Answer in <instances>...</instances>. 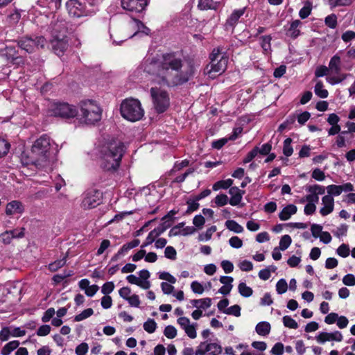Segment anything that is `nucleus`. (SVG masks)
<instances>
[{
	"instance_id": "f257e3e1",
	"label": "nucleus",
	"mask_w": 355,
	"mask_h": 355,
	"mask_svg": "<svg viewBox=\"0 0 355 355\" xmlns=\"http://www.w3.org/2000/svg\"><path fill=\"white\" fill-rule=\"evenodd\" d=\"M198 65L193 60H184L175 53L163 54L160 59L159 78L168 87L184 85L196 75Z\"/></svg>"
},
{
	"instance_id": "f03ea898",
	"label": "nucleus",
	"mask_w": 355,
	"mask_h": 355,
	"mask_svg": "<svg viewBox=\"0 0 355 355\" xmlns=\"http://www.w3.org/2000/svg\"><path fill=\"white\" fill-rule=\"evenodd\" d=\"M125 152L124 144L119 141H113L104 146L101 150V167L105 171H116L120 166Z\"/></svg>"
},
{
	"instance_id": "7ed1b4c3",
	"label": "nucleus",
	"mask_w": 355,
	"mask_h": 355,
	"mask_svg": "<svg viewBox=\"0 0 355 355\" xmlns=\"http://www.w3.org/2000/svg\"><path fill=\"white\" fill-rule=\"evenodd\" d=\"M50 148V138L46 135L41 136L34 142L30 157L31 162L37 168H49L50 163L49 159Z\"/></svg>"
},
{
	"instance_id": "20e7f679",
	"label": "nucleus",
	"mask_w": 355,
	"mask_h": 355,
	"mask_svg": "<svg viewBox=\"0 0 355 355\" xmlns=\"http://www.w3.org/2000/svg\"><path fill=\"white\" fill-rule=\"evenodd\" d=\"M210 60L211 62L205 69L204 73L214 79L225 71L228 58L223 51V48L218 47L212 51Z\"/></svg>"
},
{
	"instance_id": "39448f33",
	"label": "nucleus",
	"mask_w": 355,
	"mask_h": 355,
	"mask_svg": "<svg viewBox=\"0 0 355 355\" xmlns=\"http://www.w3.org/2000/svg\"><path fill=\"white\" fill-rule=\"evenodd\" d=\"M79 117L82 123L92 125L101 119L102 110L94 101H83L80 103Z\"/></svg>"
},
{
	"instance_id": "423d86ee",
	"label": "nucleus",
	"mask_w": 355,
	"mask_h": 355,
	"mask_svg": "<svg viewBox=\"0 0 355 355\" xmlns=\"http://www.w3.org/2000/svg\"><path fill=\"white\" fill-rule=\"evenodd\" d=\"M120 111L124 119L132 122L141 119L144 114L141 103L135 98H127L123 101Z\"/></svg>"
},
{
	"instance_id": "0eeeda50",
	"label": "nucleus",
	"mask_w": 355,
	"mask_h": 355,
	"mask_svg": "<svg viewBox=\"0 0 355 355\" xmlns=\"http://www.w3.org/2000/svg\"><path fill=\"white\" fill-rule=\"evenodd\" d=\"M150 96L153 107L157 113H163L170 105L168 94L165 90L157 87H151Z\"/></svg>"
},
{
	"instance_id": "6e6552de",
	"label": "nucleus",
	"mask_w": 355,
	"mask_h": 355,
	"mask_svg": "<svg viewBox=\"0 0 355 355\" xmlns=\"http://www.w3.org/2000/svg\"><path fill=\"white\" fill-rule=\"evenodd\" d=\"M328 69L332 76L327 77V80L331 85L338 84L347 78V74L341 73V58L338 53L330 59Z\"/></svg>"
},
{
	"instance_id": "1a4fd4ad",
	"label": "nucleus",
	"mask_w": 355,
	"mask_h": 355,
	"mask_svg": "<svg viewBox=\"0 0 355 355\" xmlns=\"http://www.w3.org/2000/svg\"><path fill=\"white\" fill-rule=\"evenodd\" d=\"M18 46L28 53H32L41 48H44L46 44V40L42 36L37 37H24L17 41Z\"/></svg>"
},
{
	"instance_id": "9d476101",
	"label": "nucleus",
	"mask_w": 355,
	"mask_h": 355,
	"mask_svg": "<svg viewBox=\"0 0 355 355\" xmlns=\"http://www.w3.org/2000/svg\"><path fill=\"white\" fill-rule=\"evenodd\" d=\"M102 192L95 189H91L85 193L81 205L85 209H93L102 202Z\"/></svg>"
},
{
	"instance_id": "9b49d317",
	"label": "nucleus",
	"mask_w": 355,
	"mask_h": 355,
	"mask_svg": "<svg viewBox=\"0 0 355 355\" xmlns=\"http://www.w3.org/2000/svg\"><path fill=\"white\" fill-rule=\"evenodd\" d=\"M51 112L52 115L62 118H73L78 114L75 107L67 103H54Z\"/></svg>"
},
{
	"instance_id": "f8f14e48",
	"label": "nucleus",
	"mask_w": 355,
	"mask_h": 355,
	"mask_svg": "<svg viewBox=\"0 0 355 355\" xmlns=\"http://www.w3.org/2000/svg\"><path fill=\"white\" fill-rule=\"evenodd\" d=\"M66 7L69 15L73 17H80L89 15V12L86 9L85 4L78 0H69L66 3Z\"/></svg>"
},
{
	"instance_id": "ddd939ff",
	"label": "nucleus",
	"mask_w": 355,
	"mask_h": 355,
	"mask_svg": "<svg viewBox=\"0 0 355 355\" xmlns=\"http://www.w3.org/2000/svg\"><path fill=\"white\" fill-rule=\"evenodd\" d=\"M221 352L222 347L219 344L205 341L198 346L195 355H219Z\"/></svg>"
},
{
	"instance_id": "4468645a",
	"label": "nucleus",
	"mask_w": 355,
	"mask_h": 355,
	"mask_svg": "<svg viewBox=\"0 0 355 355\" xmlns=\"http://www.w3.org/2000/svg\"><path fill=\"white\" fill-rule=\"evenodd\" d=\"M51 45L53 52L60 57L64 55V53L68 49V38L66 35H53Z\"/></svg>"
},
{
	"instance_id": "2eb2a0df",
	"label": "nucleus",
	"mask_w": 355,
	"mask_h": 355,
	"mask_svg": "<svg viewBox=\"0 0 355 355\" xmlns=\"http://www.w3.org/2000/svg\"><path fill=\"white\" fill-rule=\"evenodd\" d=\"M122 8L132 13L142 12L148 4V0H121Z\"/></svg>"
},
{
	"instance_id": "dca6fc26",
	"label": "nucleus",
	"mask_w": 355,
	"mask_h": 355,
	"mask_svg": "<svg viewBox=\"0 0 355 355\" xmlns=\"http://www.w3.org/2000/svg\"><path fill=\"white\" fill-rule=\"evenodd\" d=\"M143 70L149 74L156 75L159 77L160 69V60L155 58H146L141 64Z\"/></svg>"
},
{
	"instance_id": "f3484780",
	"label": "nucleus",
	"mask_w": 355,
	"mask_h": 355,
	"mask_svg": "<svg viewBox=\"0 0 355 355\" xmlns=\"http://www.w3.org/2000/svg\"><path fill=\"white\" fill-rule=\"evenodd\" d=\"M24 227L6 231L0 234V241L6 245L10 244L13 239L23 238L24 236Z\"/></svg>"
},
{
	"instance_id": "a211bd4d",
	"label": "nucleus",
	"mask_w": 355,
	"mask_h": 355,
	"mask_svg": "<svg viewBox=\"0 0 355 355\" xmlns=\"http://www.w3.org/2000/svg\"><path fill=\"white\" fill-rule=\"evenodd\" d=\"M315 339L318 343L324 344L327 341H336L340 342L343 339V334L339 331H335L334 332H320L316 337Z\"/></svg>"
},
{
	"instance_id": "6ab92c4d",
	"label": "nucleus",
	"mask_w": 355,
	"mask_h": 355,
	"mask_svg": "<svg viewBox=\"0 0 355 355\" xmlns=\"http://www.w3.org/2000/svg\"><path fill=\"white\" fill-rule=\"evenodd\" d=\"M245 8H243L238 10H234L230 17L227 19L225 24V28L227 31L231 30L232 31L235 28L236 25L241 16H243L245 12Z\"/></svg>"
},
{
	"instance_id": "aec40b11",
	"label": "nucleus",
	"mask_w": 355,
	"mask_h": 355,
	"mask_svg": "<svg viewBox=\"0 0 355 355\" xmlns=\"http://www.w3.org/2000/svg\"><path fill=\"white\" fill-rule=\"evenodd\" d=\"M322 207L320 209V214L323 216H327L331 214L334 209V199L330 195H325L322 198Z\"/></svg>"
},
{
	"instance_id": "412c9836",
	"label": "nucleus",
	"mask_w": 355,
	"mask_h": 355,
	"mask_svg": "<svg viewBox=\"0 0 355 355\" xmlns=\"http://www.w3.org/2000/svg\"><path fill=\"white\" fill-rule=\"evenodd\" d=\"M24 211V206L18 200H12L8 203L6 209V214L8 216L21 214Z\"/></svg>"
},
{
	"instance_id": "4be33fe9",
	"label": "nucleus",
	"mask_w": 355,
	"mask_h": 355,
	"mask_svg": "<svg viewBox=\"0 0 355 355\" xmlns=\"http://www.w3.org/2000/svg\"><path fill=\"white\" fill-rule=\"evenodd\" d=\"M53 35H66L67 32V24L63 19L58 18L55 21L51 24Z\"/></svg>"
},
{
	"instance_id": "5701e85b",
	"label": "nucleus",
	"mask_w": 355,
	"mask_h": 355,
	"mask_svg": "<svg viewBox=\"0 0 355 355\" xmlns=\"http://www.w3.org/2000/svg\"><path fill=\"white\" fill-rule=\"evenodd\" d=\"M175 214V211H171L168 214L164 216L162 220L163 223L160 224L157 227L155 228V230L159 235L164 233L168 228L172 225L173 216Z\"/></svg>"
},
{
	"instance_id": "b1692460",
	"label": "nucleus",
	"mask_w": 355,
	"mask_h": 355,
	"mask_svg": "<svg viewBox=\"0 0 355 355\" xmlns=\"http://www.w3.org/2000/svg\"><path fill=\"white\" fill-rule=\"evenodd\" d=\"M244 193V191L240 190L237 187H232L229 190L231 196L229 203L232 206L238 205L241 202Z\"/></svg>"
},
{
	"instance_id": "393cba45",
	"label": "nucleus",
	"mask_w": 355,
	"mask_h": 355,
	"mask_svg": "<svg viewBox=\"0 0 355 355\" xmlns=\"http://www.w3.org/2000/svg\"><path fill=\"white\" fill-rule=\"evenodd\" d=\"M302 22L299 19L294 20L286 31V35L293 39L297 38L300 35V26Z\"/></svg>"
},
{
	"instance_id": "a878e982",
	"label": "nucleus",
	"mask_w": 355,
	"mask_h": 355,
	"mask_svg": "<svg viewBox=\"0 0 355 355\" xmlns=\"http://www.w3.org/2000/svg\"><path fill=\"white\" fill-rule=\"evenodd\" d=\"M297 208L294 205H288L285 207L279 214V217L282 220H287L291 216L297 212Z\"/></svg>"
},
{
	"instance_id": "bb28decb",
	"label": "nucleus",
	"mask_w": 355,
	"mask_h": 355,
	"mask_svg": "<svg viewBox=\"0 0 355 355\" xmlns=\"http://www.w3.org/2000/svg\"><path fill=\"white\" fill-rule=\"evenodd\" d=\"M221 0H199L198 8L200 10H216Z\"/></svg>"
},
{
	"instance_id": "cd10ccee",
	"label": "nucleus",
	"mask_w": 355,
	"mask_h": 355,
	"mask_svg": "<svg viewBox=\"0 0 355 355\" xmlns=\"http://www.w3.org/2000/svg\"><path fill=\"white\" fill-rule=\"evenodd\" d=\"M132 26H136L137 31L132 35L128 37V38H131L139 33H142L146 35H148L150 33V30L147 26H146L141 21L136 19H132Z\"/></svg>"
},
{
	"instance_id": "c85d7f7f",
	"label": "nucleus",
	"mask_w": 355,
	"mask_h": 355,
	"mask_svg": "<svg viewBox=\"0 0 355 355\" xmlns=\"http://www.w3.org/2000/svg\"><path fill=\"white\" fill-rule=\"evenodd\" d=\"M270 329L271 327L270 323L265 321L259 322L255 327L256 332L262 336L268 335L270 334Z\"/></svg>"
},
{
	"instance_id": "c756f323",
	"label": "nucleus",
	"mask_w": 355,
	"mask_h": 355,
	"mask_svg": "<svg viewBox=\"0 0 355 355\" xmlns=\"http://www.w3.org/2000/svg\"><path fill=\"white\" fill-rule=\"evenodd\" d=\"M190 302L194 307L202 309H206L210 307L211 305V300L209 297L199 300H192Z\"/></svg>"
},
{
	"instance_id": "7c9ffc66",
	"label": "nucleus",
	"mask_w": 355,
	"mask_h": 355,
	"mask_svg": "<svg viewBox=\"0 0 355 355\" xmlns=\"http://www.w3.org/2000/svg\"><path fill=\"white\" fill-rule=\"evenodd\" d=\"M225 227L234 233H241L243 232V227L237 222L233 220H228L225 222Z\"/></svg>"
},
{
	"instance_id": "2f4dec72",
	"label": "nucleus",
	"mask_w": 355,
	"mask_h": 355,
	"mask_svg": "<svg viewBox=\"0 0 355 355\" xmlns=\"http://www.w3.org/2000/svg\"><path fill=\"white\" fill-rule=\"evenodd\" d=\"M315 94L320 98H325L328 96L329 92L324 88V85L322 81L316 83L314 87Z\"/></svg>"
},
{
	"instance_id": "473e14b6",
	"label": "nucleus",
	"mask_w": 355,
	"mask_h": 355,
	"mask_svg": "<svg viewBox=\"0 0 355 355\" xmlns=\"http://www.w3.org/2000/svg\"><path fill=\"white\" fill-rule=\"evenodd\" d=\"M19 345L18 340H12L8 343L1 349L2 355H9L13 350L17 349Z\"/></svg>"
},
{
	"instance_id": "72a5a7b5",
	"label": "nucleus",
	"mask_w": 355,
	"mask_h": 355,
	"mask_svg": "<svg viewBox=\"0 0 355 355\" xmlns=\"http://www.w3.org/2000/svg\"><path fill=\"white\" fill-rule=\"evenodd\" d=\"M233 184V180L232 179H227L225 180H220L216 182L213 185V190L218 191L220 189H227L230 188Z\"/></svg>"
},
{
	"instance_id": "f704fd0d",
	"label": "nucleus",
	"mask_w": 355,
	"mask_h": 355,
	"mask_svg": "<svg viewBox=\"0 0 355 355\" xmlns=\"http://www.w3.org/2000/svg\"><path fill=\"white\" fill-rule=\"evenodd\" d=\"M140 243V241L139 239H134L132 241L124 244L119 249V254H123V255L125 254L130 250L137 247Z\"/></svg>"
},
{
	"instance_id": "c9c22d12",
	"label": "nucleus",
	"mask_w": 355,
	"mask_h": 355,
	"mask_svg": "<svg viewBox=\"0 0 355 355\" xmlns=\"http://www.w3.org/2000/svg\"><path fill=\"white\" fill-rule=\"evenodd\" d=\"M238 290L240 295L244 297H250L253 293L252 289L248 286L244 282H241L239 284Z\"/></svg>"
},
{
	"instance_id": "e433bc0d",
	"label": "nucleus",
	"mask_w": 355,
	"mask_h": 355,
	"mask_svg": "<svg viewBox=\"0 0 355 355\" xmlns=\"http://www.w3.org/2000/svg\"><path fill=\"white\" fill-rule=\"evenodd\" d=\"M331 8L349 6L353 3L354 0H327Z\"/></svg>"
},
{
	"instance_id": "4c0bfd02",
	"label": "nucleus",
	"mask_w": 355,
	"mask_h": 355,
	"mask_svg": "<svg viewBox=\"0 0 355 355\" xmlns=\"http://www.w3.org/2000/svg\"><path fill=\"white\" fill-rule=\"evenodd\" d=\"M271 40L270 35H264L260 37L261 46L265 53H268L271 50Z\"/></svg>"
},
{
	"instance_id": "58836bf2",
	"label": "nucleus",
	"mask_w": 355,
	"mask_h": 355,
	"mask_svg": "<svg viewBox=\"0 0 355 355\" xmlns=\"http://www.w3.org/2000/svg\"><path fill=\"white\" fill-rule=\"evenodd\" d=\"M67 262V256H64L63 258L60 259H58L55 261L54 262L50 263L49 265V269L51 271L55 272L58 270L59 268H62L63 266L65 265Z\"/></svg>"
},
{
	"instance_id": "ea45409f",
	"label": "nucleus",
	"mask_w": 355,
	"mask_h": 355,
	"mask_svg": "<svg viewBox=\"0 0 355 355\" xmlns=\"http://www.w3.org/2000/svg\"><path fill=\"white\" fill-rule=\"evenodd\" d=\"M311 10V3L310 2H306L304 6L299 11L300 17L302 19L307 18L310 15Z\"/></svg>"
},
{
	"instance_id": "a19ab883",
	"label": "nucleus",
	"mask_w": 355,
	"mask_h": 355,
	"mask_svg": "<svg viewBox=\"0 0 355 355\" xmlns=\"http://www.w3.org/2000/svg\"><path fill=\"white\" fill-rule=\"evenodd\" d=\"M94 313V310L92 308H88L82 311L80 314L76 315L74 317V320L76 322H80L85 319L88 318Z\"/></svg>"
},
{
	"instance_id": "79ce46f5",
	"label": "nucleus",
	"mask_w": 355,
	"mask_h": 355,
	"mask_svg": "<svg viewBox=\"0 0 355 355\" xmlns=\"http://www.w3.org/2000/svg\"><path fill=\"white\" fill-rule=\"evenodd\" d=\"M159 235L157 234V232L154 230H153L152 231H150L146 239V241L144 242V243L141 245V248H144L146 246H148V245L153 243L154 241H155V239L157 237H158Z\"/></svg>"
},
{
	"instance_id": "37998d69",
	"label": "nucleus",
	"mask_w": 355,
	"mask_h": 355,
	"mask_svg": "<svg viewBox=\"0 0 355 355\" xmlns=\"http://www.w3.org/2000/svg\"><path fill=\"white\" fill-rule=\"evenodd\" d=\"M325 189L326 188L323 186L314 184L309 187L307 191L311 193H313L315 196H318V195L324 194L325 193Z\"/></svg>"
},
{
	"instance_id": "c03bdc74",
	"label": "nucleus",
	"mask_w": 355,
	"mask_h": 355,
	"mask_svg": "<svg viewBox=\"0 0 355 355\" xmlns=\"http://www.w3.org/2000/svg\"><path fill=\"white\" fill-rule=\"evenodd\" d=\"M325 25L330 28H336L337 26V16L335 14H331L324 19Z\"/></svg>"
},
{
	"instance_id": "a18cd8bd",
	"label": "nucleus",
	"mask_w": 355,
	"mask_h": 355,
	"mask_svg": "<svg viewBox=\"0 0 355 355\" xmlns=\"http://www.w3.org/2000/svg\"><path fill=\"white\" fill-rule=\"evenodd\" d=\"M291 143L292 139L291 138H287L284 141L283 153L286 157H290L293 154V149Z\"/></svg>"
},
{
	"instance_id": "49530a36",
	"label": "nucleus",
	"mask_w": 355,
	"mask_h": 355,
	"mask_svg": "<svg viewBox=\"0 0 355 355\" xmlns=\"http://www.w3.org/2000/svg\"><path fill=\"white\" fill-rule=\"evenodd\" d=\"M327 195L338 196L342 193L340 185L331 184L326 187Z\"/></svg>"
},
{
	"instance_id": "de8ad7c7",
	"label": "nucleus",
	"mask_w": 355,
	"mask_h": 355,
	"mask_svg": "<svg viewBox=\"0 0 355 355\" xmlns=\"http://www.w3.org/2000/svg\"><path fill=\"white\" fill-rule=\"evenodd\" d=\"M157 328V323L153 319H148L146 322L144 323V329L149 334H152L155 331Z\"/></svg>"
},
{
	"instance_id": "09e8293b",
	"label": "nucleus",
	"mask_w": 355,
	"mask_h": 355,
	"mask_svg": "<svg viewBox=\"0 0 355 355\" xmlns=\"http://www.w3.org/2000/svg\"><path fill=\"white\" fill-rule=\"evenodd\" d=\"M292 239L289 235L283 236L279 241V249L282 251L286 250L291 244Z\"/></svg>"
},
{
	"instance_id": "8fccbe9b",
	"label": "nucleus",
	"mask_w": 355,
	"mask_h": 355,
	"mask_svg": "<svg viewBox=\"0 0 355 355\" xmlns=\"http://www.w3.org/2000/svg\"><path fill=\"white\" fill-rule=\"evenodd\" d=\"M283 323L285 327L291 329H296L298 327L297 322L288 315L283 317Z\"/></svg>"
},
{
	"instance_id": "3c124183",
	"label": "nucleus",
	"mask_w": 355,
	"mask_h": 355,
	"mask_svg": "<svg viewBox=\"0 0 355 355\" xmlns=\"http://www.w3.org/2000/svg\"><path fill=\"white\" fill-rule=\"evenodd\" d=\"M164 334L166 338L173 339L177 336V329L173 325H168L164 329Z\"/></svg>"
},
{
	"instance_id": "603ef678",
	"label": "nucleus",
	"mask_w": 355,
	"mask_h": 355,
	"mask_svg": "<svg viewBox=\"0 0 355 355\" xmlns=\"http://www.w3.org/2000/svg\"><path fill=\"white\" fill-rule=\"evenodd\" d=\"M216 231V227L215 225L211 226L209 229L207 230L206 232L204 234H200L199 236V240L202 241H209L211 239L212 234Z\"/></svg>"
},
{
	"instance_id": "864d4df0",
	"label": "nucleus",
	"mask_w": 355,
	"mask_h": 355,
	"mask_svg": "<svg viewBox=\"0 0 355 355\" xmlns=\"http://www.w3.org/2000/svg\"><path fill=\"white\" fill-rule=\"evenodd\" d=\"M288 284L284 279H279L276 284V291L278 294H283L286 292Z\"/></svg>"
},
{
	"instance_id": "5fc2aeb1",
	"label": "nucleus",
	"mask_w": 355,
	"mask_h": 355,
	"mask_svg": "<svg viewBox=\"0 0 355 355\" xmlns=\"http://www.w3.org/2000/svg\"><path fill=\"white\" fill-rule=\"evenodd\" d=\"M224 313L227 315H232L236 317L241 315V307L239 305L235 304L224 311Z\"/></svg>"
},
{
	"instance_id": "6e6d98bb",
	"label": "nucleus",
	"mask_w": 355,
	"mask_h": 355,
	"mask_svg": "<svg viewBox=\"0 0 355 355\" xmlns=\"http://www.w3.org/2000/svg\"><path fill=\"white\" fill-rule=\"evenodd\" d=\"M197 326L196 323H193L189 324L185 329H184L186 334L191 338H196L197 336L196 327Z\"/></svg>"
},
{
	"instance_id": "4d7b16f0",
	"label": "nucleus",
	"mask_w": 355,
	"mask_h": 355,
	"mask_svg": "<svg viewBox=\"0 0 355 355\" xmlns=\"http://www.w3.org/2000/svg\"><path fill=\"white\" fill-rule=\"evenodd\" d=\"M194 172V168H190L187 170L186 172H184L183 174L177 176L173 180V183H182L183 182L185 179L191 173Z\"/></svg>"
},
{
	"instance_id": "13d9d810",
	"label": "nucleus",
	"mask_w": 355,
	"mask_h": 355,
	"mask_svg": "<svg viewBox=\"0 0 355 355\" xmlns=\"http://www.w3.org/2000/svg\"><path fill=\"white\" fill-rule=\"evenodd\" d=\"M10 147V144L4 139L0 138V157L7 154Z\"/></svg>"
},
{
	"instance_id": "bf43d9fd",
	"label": "nucleus",
	"mask_w": 355,
	"mask_h": 355,
	"mask_svg": "<svg viewBox=\"0 0 355 355\" xmlns=\"http://www.w3.org/2000/svg\"><path fill=\"white\" fill-rule=\"evenodd\" d=\"M229 244L232 248H240L243 245V241L238 236H234L229 239Z\"/></svg>"
},
{
	"instance_id": "052dcab7",
	"label": "nucleus",
	"mask_w": 355,
	"mask_h": 355,
	"mask_svg": "<svg viewBox=\"0 0 355 355\" xmlns=\"http://www.w3.org/2000/svg\"><path fill=\"white\" fill-rule=\"evenodd\" d=\"M114 289V284L112 282L105 283L101 287V293L105 295L111 293Z\"/></svg>"
},
{
	"instance_id": "680f3d73",
	"label": "nucleus",
	"mask_w": 355,
	"mask_h": 355,
	"mask_svg": "<svg viewBox=\"0 0 355 355\" xmlns=\"http://www.w3.org/2000/svg\"><path fill=\"white\" fill-rule=\"evenodd\" d=\"M229 202V199L227 195L225 194H220L216 196L215 198V203L218 207H222L227 204Z\"/></svg>"
},
{
	"instance_id": "e2e57ef3",
	"label": "nucleus",
	"mask_w": 355,
	"mask_h": 355,
	"mask_svg": "<svg viewBox=\"0 0 355 355\" xmlns=\"http://www.w3.org/2000/svg\"><path fill=\"white\" fill-rule=\"evenodd\" d=\"M336 252L342 257H347L349 254V248L347 245L343 243L338 248Z\"/></svg>"
},
{
	"instance_id": "0e129e2a",
	"label": "nucleus",
	"mask_w": 355,
	"mask_h": 355,
	"mask_svg": "<svg viewBox=\"0 0 355 355\" xmlns=\"http://www.w3.org/2000/svg\"><path fill=\"white\" fill-rule=\"evenodd\" d=\"M176 250L172 246H167L164 250V256L171 260H175L176 259Z\"/></svg>"
},
{
	"instance_id": "69168bd1",
	"label": "nucleus",
	"mask_w": 355,
	"mask_h": 355,
	"mask_svg": "<svg viewBox=\"0 0 355 355\" xmlns=\"http://www.w3.org/2000/svg\"><path fill=\"white\" fill-rule=\"evenodd\" d=\"M284 346L282 343H277L274 345L270 352L274 355H282L284 353Z\"/></svg>"
},
{
	"instance_id": "338daca9",
	"label": "nucleus",
	"mask_w": 355,
	"mask_h": 355,
	"mask_svg": "<svg viewBox=\"0 0 355 355\" xmlns=\"http://www.w3.org/2000/svg\"><path fill=\"white\" fill-rule=\"evenodd\" d=\"M343 282L348 286H355V276L353 274H347L343 277Z\"/></svg>"
},
{
	"instance_id": "774afa93",
	"label": "nucleus",
	"mask_w": 355,
	"mask_h": 355,
	"mask_svg": "<svg viewBox=\"0 0 355 355\" xmlns=\"http://www.w3.org/2000/svg\"><path fill=\"white\" fill-rule=\"evenodd\" d=\"M88 345L86 343H82L76 348V354L77 355H85L88 352Z\"/></svg>"
}]
</instances>
